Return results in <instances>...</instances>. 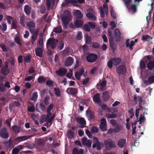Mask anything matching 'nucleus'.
Masks as SVG:
<instances>
[{
	"instance_id": "nucleus-1",
	"label": "nucleus",
	"mask_w": 154,
	"mask_h": 154,
	"mask_svg": "<svg viewBox=\"0 0 154 154\" xmlns=\"http://www.w3.org/2000/svg\"><path fill=\"white\" fill-rule=\"evenodd\" d=\"M113 29H110L108 31L109 35L110 37L109 40L115 38L117 41H120L121 38V36L119 30L118 29H116L114 31V34L113 35L112 33Z\"/></svg>"
},
{
	"instance_id": "nucleus-2",
	"label": "nucleus",
	"mask_w": 154,
	"mask_h": 154,
	"mask_svg": "<svg viewBox=\"0 0 154 154\" xmlns=\"http://www.w3.org/2000/svg\"><path fill=\"white\" fill-rule=\"evenodd\" d=\"M65 15L62 18V22L65 25H67L71 19V15L68 11H66L65 12Z\"/></svg>"
},
{
	"instance_id": "nucleus-3",
	"label": "nucleus",
	"mask_w": 154,
	"mask_h": 154,
	"mask_svg": "<svg viewBox=\"0 0 154 154\" xmlns=\"http://www.w3.org/2000/svg\"><path fill=\"white\" fill-rule=\"evenodd\" d=\"M99 11L100 12V16L103 17L104 16V13L106 14H107L108 12V6L107 4L104 3L103 5V9L102 7L99 8Z\"/></svg>"
},
{
	"instance_id": "nucleus-4",
	"label": "nucleus",
	"mask_w": 154,
	"mask_h": 154,
	"mask_svg": "<svg viewBox=\"0 0 154 154\" xmlns=\"http://www.w3.org/2000/svg\"><path fill=\"white\" fill-rule=\"evenodd\" d=\"M94 144L92 146L93 148L97 147V148L98 150L101 149L103 147L102 143H100L98 140L97 138L94 137L93 138Z\"/></svg>"
},
{
	"instance_id": "nucleus-5",
	"label": "nucleus",
	"mask_w": 154,
	"mask_h": 154,
	"mask_svg": "<svg viewBox=\"0 0 154 154\" xmlns=\"http://www.w3.org/2000/svg\"><path fill=\"white\" fill-rule=\"evenodd\" d=\"M57 41L53 38H50L48 40L47 43V47H51L54 48L56 46Z\"/></svg>"
},
{
	"instance_id": "nucleus-6",
	"label": "nucleus",
	"mask_w": 154,
	"mask_h": 154,
	"mask_svg": "<svg viewBox=\"0 0 154 154\" xmlns=\"http://www.w3.org/2000/svg\"><path fill=\"white\" fill-rule=\"evenodd\" d=\"M106 120L104 118L101 119L100 124V129L102 131H105L107 129Z\"/></svg>"
},
{
	"instance_id": "nucleus-7",
	"label": "nucleus",
	"mask_w": 154,
	"mask_h": 154,
	"mask_svg": "<svg viewBox=\"0 0 154 154\" xmlns=\"http://www.w3.org/2000/svg\"><path fill=\"white\" fill-rule=\"evenodd\" d=\"M97 54H91L87 56V60L89 62H94L97 59Z\"/></svg>"
},
{
	"instance_id": "nucleus-8",
	"label": "nucleus",
	"mask_w": 154,
	"mask_h": 154,
	"mask_svg": "<svg viewBox=\"0 0 154 154\" xmlns=\"http://www.w3.org/2000/svg\"><path fill=\"white\" fill-rule=\"evenodd\" d=\"M27 26L28 28L31 32H33V31H35V24L33 22H28L27 23Z\"/></svg>"
},
{
	"instance_id": "nucleus-9",
	"label": "nucleus",
	"mask_w": 154,
	"mask_h": 154,
	"mask_svg": "<svg viewBox=\"0 0 154 154\" xmlns=\"http://www.w3.org/2000/svg\"><path fill=\"white\" fill-rule=\"evenodd\" d=\"M55 0H46V5L48 9L53 8Z\"/></svg>"
},
{
	"instance_id": "nucleus-10",
	"label": "nucleus",
	"mask_w": 154,
	"mask_h": 154,
	"mask_svg": "<svg viewBox=\"0 0 154 154\" xmlns=\"http://www.w3.org/2000/svg\"><path fill=\"white\" fill-rule=\"evenodd\" d=\"M145 85L146 86L150 85L152 83L154 82V75H152L149 77L148 78V80L144 81H143Z\"/></svg>"
},
{
	"instance_id": "nucleus-11",
	"label": "nucleus",
	"mask_w": 154,
	"mask_h": 154,
	"mask_svg": "<svg viewBox=\"0 0 154 154\" xmlns=\"http://www.w3.org/2000/svg\"><path fill=\"white\" fill-rule=\"evenodd\" d=\"M126 68L124 66H120L116 69V71L119 74H124L126 71Z\"/></svg>"
},
{
	"instance_id": "nucleus-12",
	"label": "nucleus",
	"mask_w": 154,
	"mask_h": 154,
	"mask_svg": "<svg viewBox=\"0 0 154 154\" xmlns=\"http://www.w3.org/2000/svg\"><path fill=\"white\" fill-rule=\"evenodd\" d=\"M0 135L3 138H6L8 137V134L5 128H2L0 131Z\"/></svg>"
},
{
	"instance_id": "nucleus-13",
	"label": "nucleus",
	"mask_w": 154,
	"mask_h": 154,
	"mask_svg": "<svg viewBox=\"0 0 154 154\" xmlns=\"http://www.w3.org/2000/svg\"><path fill=\"white\" fill-rule=\"evenodd\" d=\"M8 67V63L6 62L5 66L3 67L2 69V73L5 75H7L9 73V69Z\"/></svg>"
},
{
	"instance_id": "nucleus-14",
	"label": "nucleus",
	"mask_w": 154,
	"mask_h": 154,
	"mask_svg": "<svg viewBox=\"0 0 154 154\" xmlns=\"http://www.w3.org/2000/svg\"><path fill=\"white\" fill-rule=\"evenodd\" d=\"M56 72L57 75L62 76L64 75L66 73V71L65 69L61 68L56 71Z\"/></svg>"
},
{
	"instance_id": "nucleus-15",
	"label": "nucleus",
	"mask_w": 154,
	"mask_h": 154,
	"mask_svg": "<svg viewBox=\"0 0 154 154\" xmlns=\"http://www.w3.org/2000/svg\"><path fill=\"white\" fill-rule=\"evenodd\" d=\"M73 62V59L72 57H69L66 59L65 65L66 66H69L72 65Z\"/></svg>"
},
{
	"instance_id": "nucleus-16",
	"label": "nucleus",
	"mask_w": 154,
	"mask_h": 154,
	"mask_svg": "<svg viewBox=\"0 0 154 154\" xmlns=\"http://www.w3.org/2000/svg\"><path fill=\"white\" fill-rule=\"evenodd\" d=\"M82 142L84 145H86L88 147L91 146V141L90 140H87L85 137H84L82 139Z\"/></svg>"
},
{
	"instance_id": "nucleus-17",
	"label": "nucleus",
	"mask_w": 154,
	"mask_h": 154,
	"mask_svg": "<svg viewBox=\"0 0 154 154\" xmlns=\"http://www.w3.org/2000/svg\"><path fill=\"white\" fill-rule=\"evenodd\" d=\"M32 34V35L31 38V41L32 44H33L34 42L37 39L38 34V32L37 30L33 31V32H31Z\"/></svg>"
},
{
	"instance_id": "nucleus-18",
	"label": "nucleus",
	"mask_w": 154,
	"mask_h": 154,
	"mask_svg": "<svg viewBox=\"0 0 154 154\" xmlns=\"http://www.w3.org/2000/svg\"><path fill=\"white\" fill-rule=\"evenodd\" d=\"M83 69H81L79 71L76 72L75 74V75L76 78L78 80L80 79L81 76L82 75L84 72Z\"/></svg>"
},
{
	"instance_id": "nucleus-19",
	"label": "nucleus",
	"mask_w": 154,
	"mask_h": 154,
	"mask_svg": "<svg viewBox=\"0 0 154 154\" xmlns=\"http://www.w3.org/2000/svg\"><path fill=\"white\" fill-rule=\"evenodd\" d=\"M125 143V140L124 139H122L119 140L117 144L119 147L122 148L124 146Z\"/></svg>"
},
{
	"instance_id": "nucleus-20",
	"label": "nucleus",
	"mask_w": 154,
	"mask_h": 154,
	"mask_svg": "<svg viewBox=\"0 0 154 154\" xmlns=\"http://www.w3.org/2000/svg\"><path fill=\"white\" fill-rule=\"evenodd\" d=\"M74 23L75 26L77 27H79L82 26L83 22L80 19H77L74 21Z\"/></svg>"
},
{
	"instance_id": "nucleus-21",
	"label": "nucleus",
	"mask_w": 154,
	"mask_h": 154,
	"mask_svg": "<svg viewBox=\"0 0 154 154\" xmlns=\"http://www.w3.org/2000/svg\"><path fill=\"white\" fill-rule=\"evenodd\" d=\"M138 101L139 105L142 102V100L140 97L138 96H136V95L134 96V104H136L137 103V102Z\"/></svg>"
},
{
	"instance_id": "nucleus-22",
	"label": "nucleus",
	"mask_w": 154,
	"mask_h": 154,
	"mask_svg": "<svg viewBox=\"0 0 154 154\" xmlns=\"http://www.w3.org/2000/svg\"><path fill=\"white\" fill-rule=\"evenodd\" d=\"M43 48H37L35 50V54L37 56L41 57L42 56Z\"/></svg>"
},
{
	"instance_id": "nucleus-23",
	"label": "nucleus",
	"mask_w": 154,
	"mask_h": 154,
	"mask_svg": "<svg viewBox=\"0 0 154 154\" xmlns=\"http://www.w3.org/2000/svg\"><path fill=\"white\" fill-rule=\"evenodd\" d=\"M66 92L69 94H75L78 92L77 90L75 88H69L67 89Z\"/></svg>"
},
{
	"instance_id": "nucleus-24",
	"label": "nucleus",
	"mask_w": 154,
	"mask_h": 154,
	"mask_svg": "<svg viewBox=\"0 0 154 154\" xmlns=\"http://www.w3.org/2000/svg\"><path fill=\"white\" fill-rule=\"evenodd\" d=\"M73 14L75 16L79 18H81L83 17V14L79 10H74Z\"/></svg>"
},
{
	"instance_id": "nucleus-25",
	"label": "nucleus",
	"mask_w": 154,
	"mask_h": 154,
	"mask_svg": "<svg viewBox=\"0 0 154 154\" xmlns=\"http://www.w3.org/2000/svg\"><path fill=\"white\" fill-rule=\"evenodd\" d=\"M29 137L28 136H22L21 137H18L15 139V141L18 142L24 141L28 138Z\"/></svg>"
},
{
	"instance_id": "nucleus-26",
	"label": "nucleus",
	"mask_w": 154,
	"mask_h": 154,
	"mask_svg": "<svg viewBox=\"0 0 154 154\" xmlns=\"http://www.w3.org/2000/svg\"><path fill=\"white\" fill-rule=\"evenodd\" d=\"M113 62V65L115 66L118 65L121 62V60L120 58H112Z\"/></svg>"
},
{
	"instance_id": "nucleus-27",
	"label": "nucleus",
	"mask_w": 154,
	"mask_h": 154,
	"mask_svg": "<svg viewBox=\"0 0 154 154\" xmlns=\"http://www.w3.org/2000/svg\"><path fill=\"white\" fill-rule=\"evenodd\" d=\"M87 17L88 18L91 19L93 20H96V17L95 15L90 12H88L86 14Z\"/></svg>"
},
{
	"instance_id": "nucleus-28",
	"label": "nucleus",
	"mask_w": 154,
	"mask_h": 154,
	"mask_svg": "<svg viewBox=\"0 0 154 154\" xmlns=\"http://www.w3.org/2000/svg\"><path fill=\"white\" fill-rule=\"evenodd\" d=\"M54 107V104L53 103L51 104L48 107L47 112L48 113V117H49V116H50L51 115V110Z\"/></svg>"
},
{
	"instance_id": "nucleus-29",
	"label": "nucleus",
	"mask_w": 154,
	"mask_h": 154,
	"mask_svg": "<svg viewBox=\"0 0 154 154\" xmlns=\"http://www.w3.org/2000/svg\"><path fill=\"white\" fill-rule=\"evenodd\" d=\"M129 40L127 41L126 42V45L127 47H129V48L132 50L133 49L132 47L134 45L135 42L133 41H131L129 43L128 42Z\"/></svg>"
},
{
	"instance_id": "nucleus-30",
	"label": "nucleus",
	"mask_w": 154,
	"mask_h": 154,
	"mask_svg": "<svg viewBox=\"0 0 154 154\" xmlns=\"http://www.w3.org/2000/svg\"><path fill=\"white\" fill-rule=\"evenodd\" d=\"M106 84V81L105 80H103L100 83V85L98 87V88L101 90H103L105 88Z\"/></svg>"
},
{
	"instance_id": "nucleus-31",
	"label": "nucleus",
	"mask_w": 154,
	"mask_h": 154,
	"mask_svg": "<svg viewBox=\"0 0 154 154\" xmlns=\"http://www.w3.org/2000/svg\"><path fill=\"white\" fill-rule=\"evenodd\" d=\"M105 117L107 119H112L116 117L117 115L115 113H106L105 116Z\"/></svg>"
},
{
	"instance_id": "nucleus-32",
	"label": "nucleus",
	"mask_w": 154,
	"mask_h": 154,
	"mask_svg": "<svg viewBox=\"0 0 154 154\" xmlns=\"http://www.w3.org/2000/svg\"><path fill=\"white\" fill-rule=\"evenodd\" d=\"M93 100L94 102H96L98 103H99L100 102V99L99 94H96L93 97Z\"/></svg>"
},
{
	"instance_id": "nucleus-33",
	"label": "nucleus",
	"mask_w": 154,
	"mask_h": 154,
	"mask_svg": "<svg viewBox=\"0 0 154 154\" xmlns=\"http://www.w3.org/2000/svg\"><path fill=\"white\" fill-rule=\"evenodd\" d=\"M85 39L86 41V43L90 44L91 42V37L90 36L86 34L85 36Z\"/></svg>"
},
{
	"instance_id": "nucleus-34",
	"label": "nucleus",
	"mask_w": 154,
	"mask_h": 154,
	"mask_svg": "<svg viewBox=\"0 0 154 154\" xmlns=\"http://www.w3.org/2000/svg\"><path fill=\"white\" fill-rule=\"evenodd\" d=\"M77 122L79 124L82 125H85L86 122L84 118H79L77 119Z\"/></svg>"
},
{
	"instance_id": "nucleus-35",
	"label": "nucleus",
	"mask_w": 154,
	"mask_h": 154,
	"mask_svg": "<svg viewBox=\"0 0 154 154\" xmlns=\"http://www.w3.org/2000/svg\"><path fill=\"white\" fill-rule=\"evenodd\" d=\"M50 117V116H49V117H48V114H47V116H46L45 115H42L41 116V120L42 122L46 121L48 122V120Z\"/></svg>"
},
{
	"instance_id": "nucleus-36",
	"label": "nucleus",
	"mask_w": 154,
	"mask_h": 154,
	"mask_svg": "<svg viewBox=\"0 0 154 154\" xmlns=\"http://www.w3.org/2000/svg\"><path fill=\"white\" fill-rule=\"evenodd\" d=\"M142 106H141L140 105H139L138 107L136 108L135 112V115L137 118H138L139 115V111L142 108Z\"/></svg>"
},
{
	"instance_id": "nucleus-37",
	"label": "nucleus",
	"mask_w": 154,
	"mask_h": 154,
	"mask_svg": "<svg viewBox=\"0 0 154 154\" xmlns=\"http://www.w3.org/2000/svg\"><path fill=\"white\" fill-rule=\"evenodd\" d=\"M38 95L37 92H34L30 99V100L32 101H35L38 98Z\"/></svg>"
},
{
	"instance_id": "nucleus-38",
	"label": "nucleus",
	"mask_w": 154,
	"mask_h": 154,
	"mask_svg": "<svg viewBox=\"0 0 154 154\" xmlns=\"http://www.w3.org/2000/svg\"><path fill=\"white\" fill-rule=\"evenodd\" d=\"M15 42L18 45L20 46L22 44V40L20 39L19 37H16L15 38Z\"/></svg>"
},
{
	"instance_id": "nucleus-39",
	"label": "nucleus",
	"mask_w": 154,
	"mask_h": 154,
	"mask_svg": "<svg viewBox=\"0 0 154 154\" xmlns=\"http://www.w3.org/2000/svg\"><path fill=\"white\" fill-rule=\"evenodd\" d=\"M142 40L143 41H149L151 39L150 37L147 35H143L142 37Z\"/></svg>"
},
{
	"instance_id": "nucleus-40",
	"label": "nucleus",
	"mask_w": 154,
	"mask_h": 154,
	"mask_svg": "<svg viewBox=\"0 0 154 154\" xmlns=\"http://www.w3.org/2000/svg\"><path fill=\"white\" fill-rule=\"evenodd\" d=\"M113 61L112 58H110L107 63L108 66L110 68H112L113 66Z\"/></svg>"
},
{
	"instance_id": "nucleus-41",
	"label": "nucleus",
	"mask_w": 154,
	"mask_h": 154,
	"mask_svg": "<svg viewBox=\"0 0 154 154\" xmlns=\"http://www.w3.org/2000/svg\"><path fill=\"white\" fill-rule=\"evenodd\" d=\"M145 120V118L144 116V114H141L140 115L139 120H138V121L140 122V124H141L144 122Z\"/></svg>"
},
{
	"instance_id": "nucleus-42",
	"label": "nucleus",
	"mask_w": 154,
	"mask_h": 154,
	"mask_svg": "<svg viewBox=\"0 0 154 154\" xmlns=\"http://www.w3.org/2000/svg\"><path fill=\"white\" fill-rule=\"evenodd\" d=\"M55 116V114H53L48 119V125L50 123L49 125L51 124V122L54 119V117Z\"/></svg>"
},
{
	"instance_id": "nucleus-43",
	"label": "nucleus",
	"mask_w": 154,
	"mask_h": 154,
	"mask_svg": "<svg viewBox=\"0 0 154 154\" xmlns=\"http://www.w3.org/2000/svg\"><path fill=\"white\" fill-rule=\"evenodd\" d=\"M24 11L25 13L27 14H29L30 12V7L29 5H26L24 8Z\"/></svg>"
},
{
	"instance_id": "nucleus-44",
	"label": "nucleus",
	"mask_w": 154,
	"mask_h": 154,
	"mask_svg": "<svg viewBox=\"0 0 154 154\" xmlns=\"http://www.w3.org/2000/svg\"><path fill=\"white\" fill-rule=\"evenodd\" d=\"M46 81V79L42 76H40L38 79V82L40 83H42Z\"/></svg>"
},
{
	"instance_id": "nucleus-45",
	"label": "nucleus",
	"mask_w": 154,
	"mask_h": 154,
	"mask_svg": "<svg viewBox=\"0 0 154 154\" xmlns=\"http://www.w3.org/2000/svg\"><path fill=\"white\" fill-rule=\"evenodd\" d=\"M137 122H138V121H135L134 122V123L132 124V128H133V131H132V134H135L136 133V127L135 126L134 127L133 126H134V125L135 126L136 125Z\"/></svg>"
},
{
	"instance_id": "nucleus-46",
	"label": "nucleus",
	"mask_w": 154,
	"mask_h": 154,
	"mask_svg": "<svg viewBox=\"0 0 154 154\" xmlns=\"http://www.w3.org/2000/svg\"><path fill=\"white\" fill-rule=\"evenodd\" d=\"M38 44L39 48H43V41L42 37L40 38L38 41Z\"/></svg>"
},
{
	"instance_id": "nucleus-47",
	"label": "nucleus",
	"mask_w": 154,
	"mask_h": 154,
	"mask_svg": "<svg viewBox=\"0 0 154 154\" xmlns=\"http://www.w3.org/2000/svg\"><path fill=\"white\" fill-rule=\"evenodd\" d=\"M108 144L110 147L112 148H115L116 147V145L114 142L111 140H109L108 142Z\"/></svg>"
},
{
	"instance_id": "nucleus-48",
	"label": "nucleus",
	"mask_w": 154,
	"mask_h": 154,
	"mask_svg": "<svg viewBox=\"0 0 154 154\" xmlns=\"http://www.w3.org/2000/svg\"><path fill=\"white\" fill-rule=\"evenodd\" d=\"M0 29L3 31H5L7 29V25L5 24L2 23L0 25Z\"/></svg>"
},
{
	"instance_id": "nucleus-49",
	"label": "nucleus",
	"mask_w": 154,
	"mask_h": 154,
	"mask_svg": "<svg viewBox=\"0 0 154 154\" xmlns=\"http://www.w3.org/2000/svg\"><path fill=\"white\" fill-rule=\"evenodd\" d=\"M62 31V27L60 26H58L54 29V32L57 33H60Z\"/></svg>"
},
{
	"instance_id": "nucleus-50",
	"label": "nucleus",
	"mask_w": 154,
	"mask_h": 154,
	"mask_svg": "<svg viewBox=\"0 0 154 154\" xmlns=\"http://www.w3.org/2000/svg\"><path fill=\"white\" fill-rule=\"evenodd\" d=\"M84 29L87 32H89L90 31V28L87 23L85 24L84 26Z\"/></svg>"
},
{
	"instance_id": "nucleus-51",
	"label": "nucleus",
	"mask_w": 154,
	"mask_h": 154,
	"mask_svg": "<svg viewBox=\"0 0 154 154\" xmlns=\"http://www.w3.org/2000/svg\"><path fill=\"white\" fill-rule=\"evenodd\" d=\"M86 114L87 116L89 119L91 120L93 119L92 116L89 110H87L86 111Z\"/></svg>"
},
{
	"instance_id": "nucleus-52",
	"label": "nucleus",
	"mask_w": 154,
	"mask_h": 154,
	"mask_svg": "<svg viewBox=\"0 0 154 154\" xmlns=\"http://www.w3.org/2000/svg\"><path fill=\"white\" fill-rule=\"evenodd\" d=\"M12 128L16 133H18L19 132V129L17 125H14L12 127Z\"/></svg>"
},
{
	"instance_id": "nucleus-53",
	"label": "nucleus",
	"mask_w": 154,
	"mask_h": 154,
	"mask_svg": "<svg viewBox=\"0 0 154 154\" xmlns=\"http://www.w3.org/2000/svg\"><path fill=\"white\" fill-rule=\"evenodd\" d=\"M90 27L92 29H94L96 27V24L94 22H89L88 23Z\"/></svg>"
},
{
	"instance_id": "nucleus-54",
	"label": "nucleus",
	"mask_w": 154,
	"mask_h": 154,
	"mask_svg": "<svg viewBox=\"0 0 154 154\" xmlns=\"http://www.w3.org/2000/svg\"><path fill=\"white\" fill-rule=\"evenodd\" d=\"M46 85L49 87L53 86L54 85L53 82L50 80H48L46 82Z\"/></svg>"
},
{
	"instance_id": "nucleus-55",
	"label": "nucleus",
	"mask_w": 154,
	"mask_h": 154,
	"mask_svg": "<svg viewBox=\"0 0 154 154\" xmlns=\"http://www.w3.org/2000/svg\"><path fill=\"white\" fill-rule=\"evenodd\" d=\"M35 110V107L34 105H32L30 107H29L28 111L30 112H33Z\"/></svg>"
},
{
	"instance_id": "nucleus-56",
	"label": "nucleus",
	"mask_w": 154,
	"mask_h": 154,
	"mask_svg": "<svg viewBox=\"0 0 154 154\" xmlns=\"http://www.w3.org/2000/svg\"><path fill=\"white\" fill-rule=\"evenodd\" d=\"M54 90L55 91L56 95L58 96H60V91L59 89L58 88H55Z\"/></svg>"
},
{
	"instance_id": "nucleus-57",
	"label": "nucleus",
	"mask_w": 154,
	"mask_h": 154,
	"mask_svg": "<svg viewBox=\"0 0 154 154\" xmlns=\"http://www.w3.org/2000/svg\"><path fill=\"white\" fill-rule=\"evenodd\" d=\"M64 46V42L63 41H61L59 44V45L58 46L59 49L61 50H62Z\"/></svg>"
},
{
	"instance_id": "nucleus-58",
	"label": "nucleus",
	"mask_w": 154,
	"mask_h": 154,
	"mask_svg": "<svg viewBox=\"0 0 154 154\" xmlns=\"http://www.w3.org/2000/svg\"><path fill=\"white\" fill-rule=\"evenodd\" d=\"M31 56L29 55H27L25 57L24 60L26 62H29L31 60Z\"/></svg>"
},
{
	"instance_id": "nucleus-59",
	"label": "nucleus",
	"mask_w": 154,
	"mask_h": 154,
	"mask_svg": "<svg viewBox=\"0 0 154 154\" xmlns=\"http://www.w3.org/2000/svg\"><path fill=\"white\" fill-rule=\"evenodd\" d=\"M1 47L3 51H8V48L5 45L2 44L1 45Z\"/></svg>"
},
{
	"instance_id": "nucleus-60",
	"label": "nucleus",
	"mask_w": 154,
	"mask_h": 154,
	"mask_svg": "<svg viewBox=\"0 0 154 154\" xmlns=\"http://www.w3.org/2000/svg\"><path fill=\"white\" fill-rule=\"evenodd\" d=\"M82 32H79L77 33V38L79 40H80L82 39Z\"/></svg>"
},
{
	"instance_id": "nucleus-61",
	"label": "nucleus",
	"mask_w": 154,
	"mask_h": 154,
	"mask_svg": "<svg viewBox=\"0 0 154 154\" xmlns=\"http://www.w3.org/2000/svg\"><path fill=\"white\" fill-rule=\"evenodd\" d=\"M91 46L94 48H98L99 47V45L97 42H93L91 44Z\"/></svg>"
},
{
	"instance_id": "nucleus-62",
	"label": "nucleus",
	"mask_w": 154,
	"mask_h": 154,
	"mask_svg": "<svg viewBox=\"0 0 154 154\" xmlns=\"http://www.w3.org/2000/svg\"><path fill=\"white\" fill-rule=\"evenodd\" d=\"M19 151L18 149L16 147L13 149L12 151V154H18L19 152Z\"/></svg>"
},
{
	"instance_id": "nucleus-63",
	"label": "nucleus",
	"mask_w": 154,
	"mask_h": 154,
	"mask_svg": "<svg viewBox=\"0 0 154 154\" xmlns=\"http://www.w3.org/2000/svg\"><path fill=\"white\" fill-rule=\"evenodd\" d=\"M91 131L92 133H96L98 131V129L96 127H93L91 129Z\"/></svg>"
},
{
	"instance_id": "nucleus-64",
	"label": "nucleus",
	"mask_w": 154,
	"mask_h": 154,
	"mask_svg": "<svg viewBox=\"0 0 154 154\" xmlns=\"http://www.w3.org/2000/svg\"><path fill=\"white\" fill-rule=\"evenodd\" d=\"M140 66L142 68H145L146 67V65L143 61L141 60L140 62Z\"/></svg>"
}]
</instances>
